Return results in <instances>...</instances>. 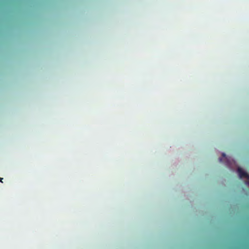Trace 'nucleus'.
Masks as SVG:
<instances>
[{"label":"nucleus","instance_id":"1","mask_svg":"<svg viewBox=\"0 0 249 249\" xmlns=\"http://www.w3.org/2000/svg\"><path fill=\"white\" fill-rule=\"evenodd\" d=\"M237 172L240 178H246L249 180V175L241 168L238 167Z\"/></svg>","mask_w":249,"mask_h":249},{"label":"nucleus","instance_id":"2","mask_svg":"<svg viewBox=\"0 0 249 249\" xmlns=\"http://www.w3.org/2000/svg\"><path fill=\"white\" fill-rule=\"evenodd\" d=\"M227 157H225V156L221 157L220 158H219V160H220V161H221V160H224V159H227Z\"/></svg>","mask_w":249,"mask_h":249},{"label":"nucleus","instance_id":"3","mask_svg":"<svg viewBox=\"0 0 249 249\" xmlns=\"http://www.w3.org/2000/svg\"><path fill=\"white\" fill-rule=\"evenodd\" d=\"M221 156H226V154L223 153H222Z\"/></svg>","mask_w":249,"mask_h":249},{"label":"nucleus","instance_id":"4","mask_svg":"<svg viewBox=\"0 0 249 249\" xmlns=\"http://www.w3.org/2000/svg\"><path fill=\"white\" fill-rule=\"evenodd\" d=\"M0 180H1V183H2L3 182V181H2L3 178H1Z\"/></svg>","mask_w":249,"mask_h":249},{"label":"nucleus","instance_id":"5","mask_svg":"<svg viewBox=\"0 0 249 249\" xmlns=\"http://www.w3.org/2000/svg\"><path fill=\"white\" fill-rule=\"evenodd\" d=\"M247 183L249 185V181H247Z\"/></svg>","mask_w":249,"mask_h":249}]
</instances>
